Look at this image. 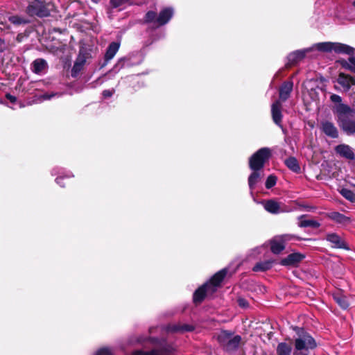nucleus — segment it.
<instances>
[{
  "label": "nucleus",
  "mask_w": 355,
  "mask_h": 355,
  "mask_svg": "<svg viewBox=\"0 0 355 355\" xmlns=\"http://www.w3.org/2000/svg\"><path fill=\"white\" fill-rule=\"evenodd\" d=\"M130 0H110V4L112 8L123 9L126 5L131 4Z\"/></svg>",
  "instance_id": "nucleus-34"
},
{
  "label": "nucleus",
  "mask_w": 355,
  "mask_h": 355,
  "mask_svg": "<svg viewBox=\"0 0 355 355\" xmlns=\"http://www.w3.org/2000/svg\"><path fill=\"white\" fill-rule=\"evenodd\" d=\"M309 49H312V51L317 50L322 52H331L333 51V42H324L316 43L312 46L309 47Z\"/></svg>",
  "instance_id": "nucleus-25"
},
{
  "label": "nucleus",
  "mask_w": 355,
  "mask_h": 355,
  "mask_svg": "<svg viewBox=\"0 0 355 355\" xmlns=\"http://www.w3.org/2000/svg\"><path fill=\"white\" fill-rule=\"evenodd\" d=\"M194 329V327L188 324H174L168 325L167 330L172 332H180L184 333L188 331H192Z\"/></svg>",
  "instance_id": "nucleus-21"
},
{
  "label": "nucleus",
  "mask_w": 355,
  "mask_h": 355,
  "mask_svg": "<svg viewBox=\"0 0 355 355\" xmlns=\"http://www.w3.org/2000/svg\"><path fill=\"white\" fill-rule=\"evenodd\" d=\"M252 173L248 178V184L251 190H252L256 186L257 183L261 178V174L259 170H252Z\"/></svg>",
  "instance_id": "nucleus-29"
},
{
  "label": "nucleus",
  "mask_w": 355,
  "mask_h": 355,
  "mask_svg": "<svg viewBox=\"0 0 355 355\" xmlns=\"http://www.w3.org/2000/svg\"><path fill=\"white\" fill-rule=\"evenodd\" d=\"M274 261L272 260H266L257 263L253 267V271H266L270 269L273 265Z\"/></svg>",
  "instance_id": "nucleus-27"
},
{
  "label": "nucleus",
  "mask_w": 355,
  "mask_h": 355,
  "mask_svg": "<svg viewBox=\"0 0 355 355\" xmlns=\"http://www.w3.org/2000/svg\"><path fill=\"white\" fill-rule=\"evenodd\" d=\"M310 83L311 82L306 83L305 87L307 89V91L306 92H304V98L305 99L306 98V95H309L312 101H316L318 97L317 89L319 88L311 87L310 89H309L308 87H309Z\"/></svg>",
  "instance_id": "nucleus-33"
},
{
  "label": "nucleus",
  "mask_w": 355,
  "mask_h": 355,
  "mask_svg": "<svg viewBox=\"0 0 355 355\" xmlns=\"http://www.w3.org/2000/svg\"><path fill=\"white\" fill-rule=\"evenodd\" d=\"M265 209L272 214H278L281 211L279 204L272 200H268L264 204Z\"/></svg>",
  "instance_id": "nucleus-28"
},
{
  "label": "nucleus",
  "mask_w": 355,
  "mask_h": 355,
  "mask_svg": "<svg viewBox=\"0 0 355 355\" xmlns=\"http://www.w3.org/2000/svg\"><path fill=\"white\" fill-rule=\"evenodd\" d=\"M276 182H277V178L275 175H270L266 179V187L267 189H270L276 184Z\"/></svg>",
  "instance_id": "nucleus-39"
},
{
  "label": "nucleus",
  "mask_w": 355,
  "mask_h": 355,
  "mask_svg": "<svg viewBox=\"0 0 355 355\" xmlns=\"http://www.w3.org/2000/svg\"><path fill=\"white\" fill-rule=\"evenodd\" d=\"M299 223L298 225L301 227H312L318 228L320 224L315 220L306 219L305 215H302L298 218Z\"/></svg>",
  "instance_id": "nucleus-23"
},
{
  "label": "nucleus",
  "mask_w": 355,
  "mask_h": 355,
  "mask_svg": "<svg viewBox=\"0 0 355 355\" xmlns=\"http://www.w3.org/2000/svg\"><path fill=\"white\" fill-rule=\"evenodd\" d=\"M342 130L347 135H352L355 133V120L348 117L338 122Z\"/></svg>",
  "instance_id": "nucleus-16"
},
{
  "label": "nucleus",
  "mask_w": 355,
  "mask_h": 355,
  "mask_svg": "<svg viewBox=\"0 0 355 355\" xmlns=\"http://www.w3.org/2000/svg\"><path fill=\"white\" fill-rule=\"evenodd\" d=\"M333 51L337 53L351 55L355 51V49L345 44L333 42Z\"/></svg>",
  "instance_id": "nucleus-22"
},
{
  "label": "nucleus",
  "mask_w": 355,
  "mask_h": 355,
  "mask_svg": "<svg viewBox=\"0 0 355 355\" xmlns=\"http://www.w3.org/2000/svg\"><path fill=\"white\" fill-rule=\"evenodd\" d=\"M334 112L338 115V122L347 118L348 116H352L355 114V111L354 110L343 103H340L336 105L334 107Z\"/></svg>",
  "instance_id": "nucleus-8"
},
{
  "label": "nucleus",
  "mask_w": 355,
  "mask_h": 355,
  "mask_svg": "<svg viewBox=\"0 0 355 355\" xmlns=\"http://www.w3.org/2000/svg\"><path fill=\"white\" fill-rule=\"evenodd\" d=\"M227 272V270L225 268L218 271L211 277L209 282L198 288L193 293V302L196 304H199L202 302L206 295L213 294L226 276Z\"/></svg>",
  "instance_id": "nucleus-2"
},
{
  "label": "nucleus",
  "mask_w": 355,
  "mask_h": 355,
  "mask_svg": "<svg viewBox=\"0 0 355 355\" xmlns=\"http://www.w3.org/2000/svg\"><path fill=\"white\" fill-rule=\"evenodd\" d=\"M271 156L269 148L264 147L258 150L249 159V166L251 170L260 171Z\"/></svg>",
  "instance_id": "nucleus-5"
},
{
  "label": "nucleus",
  "mask_w": 355,
  "mask_h": 355,
  "mask_svg": "<svg viewBox=\"0 0 355 355\" xmlns=\"http://www.w3.org/2000/svg\"><path fill=\"white\" fill-rule=\"evenodd\" d=\"M311 52H312V49L306 48L304 49L297 50L289 53L287 56L286 67L296 64Z\"/></svg>",
  "instance_id": "nucleus-7"
},
{
  "label": "nucleus",
  "mask_w": 355,
  "mask_h": 355,
  "mask_svg": "<svg viewBox=\"0 0 355 355\" xmlns=\"http://www.w3.org/2000/svg\"><path fill=\"white\" fill-rule=\"evenodd\" d=\"M304 258V255L295 252L290 254L286 258L282 259L280 261L281 265L285 266H297L303 259Z\"/></svg>",
  "instance_id": "nucleus-10"
},
{
  "label": "nucleus",
  "mask_w": 355,
  "mask_h": 355,
  "mask_svg": "<svg viewBox=\"0 0 355 355\" xmlns=\"http://www.w3.org/2000/svg\"><path fill=\"white\" fill-rule=\"evenodd\" d=\"M171 352V347H164L160 349H153L148 352L137 351L135 352L132 355H169Z\"/></svg>",
  "instance_id": "nucleus-20"
},
{
  "label": "nucleus",
  "mask_w": 355,
  "mask_h": 355,
  "mask_svg": "<svg viewBox=\"0 0 355 355\" xmlns=\"http://www.w3.org/2000/svg\"><path fill=\"white\" fill-rule=\"evenodd\" d=\"M330 99L333 103H336L338 104L341 103V101H342L341 97L337 94H332L330 96Z\"/></svg>",
  "instance_id": "nucleus-41"
},
{
  "label": "nucleus",
  "mask_w": 355,
  "mask_h": 355,
  "mask_svg": "<svg viewBox=\"0 0 355 355\" xmlns=\"http://www.w3.org/2000/svg\"><path fill=\"white\" fill-rule=\"evenodd\" d=\"M327 241H328L333 248L349 250L345 241L339 235L331 233L327 235Z\"/></svg>",
  "instance_id": "nucleus-9"
},
{
  "label": "nucleus",
  "mask_w": 355,
  "mask_h": 355,
  "mask_svg": "<svg viewBox=\"0 0 355 355\" xmlns=\"http://www.w3.org/2000/svg\"><path fill=\"white\" fill-rule=\"evenodd\" d=\"M94 2H98L99 0H92Z\"/></svg>",
  "instance_id": "nucleus-49"
},
{
  "label": "nucleus",
  "mask_w": 355,
  "mask_h": 355,
  "mask_svg": "<svg viewBox=\"0 0 355 355\" xmlns=\"http://www.w3.org/2000/svg\"><path fill=\"white\" fill-rule=\"evenodd\" d=\"M341 194L347 200H352L354 198V194L349 189H342Z\"/></svg>",
  "instance_id": "nucleus-40"
},
{
  "label": "nucleus",
  "mask_w": 355,
  "mask_h": 355,
  "mask_svg": "<svg viewBox=\"0 0 355 355\" xmlns=\"http://www.w3.org/2000/svg\"><path fill=\"white\" fill-rule=\"evenodd\" d=\"M286 166L293 172L298 173L300 171V167L296 158L290 157L285 160Z\"/></svg>",
  "instance_id": "nucleus-30"
},
{
  "label": "nucleus",
  "mask_w": 355,
  "mask_h": 355,
  "mask_svg": "<svg viewBox=\"0 0 355 355\" xmlns=\"http://www.w3.org/2000/svg\"><path fill=\"white\" fill-rule=\"evenodd\" d=\"M94 355H114L113 349L110 347H102L98 349Z\"/></svg>",
  "instance_id": "nucleus-37"
},
{
  "label": "nucleus",
  "mask_w": 355,
  "mask_h": 355,
  "mask_svg": "<svg viewBox=\"0 0 355 355\" xmlns=\"http://www.w3.org/2000/svg\"><path fill=\"white\" fill-rule=\"evenodd\" d=\"M297 337L294 340L293 355H309L317 347L315 339L303 329L295 328Z\"/></svg>",
  "instance_id": "nucleus-1"
},
{
  "label": "nucleus",
  "mask_w": 355,
  "mask_h": 355,
  "mask_svg": "<svg viewBox=\"0 0 355 355\" xmlns=\"http://www.w3.org/2000/svg\"><path fill=\"white\" fill-rule=\"evenodd\" d=\"M52 175H58V178L55 179V182L60 187H64V184L62 183V180L64 179H69L73 177L72 173L67 171H64V169L60 167H55L51 171Z\"/></svg>",
  "instance_id": "nucleus-13"
},
{
  "label": "nucleus",
  "mask_w": 355,
  "mask_h": 355,
  "mask_svg": "<svg viewBox=\"0 0 355 355\" xmlns=\"http://www.w3.org/2000/svg\"><path fill=\"white\" fill-rule=\"evenodd\" d=\"M48 68L46 61L42 58L35 60L32 63V71L37 74L44 73Z\"/></svg>",
  "instance_id": "nucleus-18"
},
{
  "label": "nucleus",
  "mask_w": 355,
  "mask_h": 355,
  "mask_svg": "<svg viewBox=\"0 0 355 355\" xmlns=\"http://www.w3.org/2000/svg\"><path fill=\"white\" fill-rule=\"evenodd\" d=\"M157 14L154 11H148L145 16L146 22H154L156 24Z\"/></svg>",
  "instance_id": "nucleus-38"
},
{
  "label": "nucleus",
  "mask_w": 355,
  "mask_h": 355,
  "mask_svg": "<svg viewBox=\"0 0 355 355\" xmlns=\"http://www.w3.org/2000/svg\"><path fill=\"white\" fill-rule=\"evenodd\" d=\"M120 46V41L112 42L109 44L104 57L105 62H110L118 52Z\"/></svg>",
  "instance_id": "nucleus-17"
},
{
  "label": "nucleus",
  "mask_w": 355,
  "mask_h": 355,
  "mask_svg": "<svg viewBox=\"0 0 355 355\" xmlns=\"http://www.w3.org/2000/svg\"><path fill=\"white\" fill-rule=\"evenodd\" d=\"M238 304L239 306L242 308H246L248 306V301L244 298H239L238 299Z\"/></svg>",
  "instance_id": "nucleus-43"
},
{
  "label": "nucleus",
  "mask_w": 355,
  "mask_h": 355,
  "mask_svg": "<svg viewBox=\"0 0 355 355\" xmlns=\"http://www.w3.org/2000/svg\"><path fill=\"white\" fill-rule=\"evenodd\" d=\"M114 92V90H110V89L104 90L103 92V96L105 98H110L113 95Z\"/></svg>",
  "instance_id": "nucleus-45"
},
{
  "label": "nucleus",
  "mask_w": 355,
  "mask_h": 355,
  "mask_svg": "<svg viewBox=\"0 0 355 355\" xmlns=\"http://www.w3.org/2000/svg\"><path fill=\"white\" fill-rule=\"evenodd\" d=\"M216 339L220 346L226 351L236 350L241 341V337L227 330L220 331L216 336Z\"/></svg>",
  "instance_id": "nucleus-4"
},
{
  "label": "nucleus",
  "mask_w": 355,
  "mask_h": 355,
  "mask_svg": "<svg viewBox=\"0 0 355 355\" xmlns=\"http://www.w3.org/2000/svg\"><path fill=\"white\" fill-rule=\"evenodd\" d=\"M321 129L322 132L329 137L334 139L338 137V129L334 124L330 121H322L321 123Z\"/></svg>",
  "instance_id": "nucleus-14"
},
{
  "label": "nucleus",
  "mask_w": 355,
  "mask_h": 355,
  "mask_svg": "<svg viewBox=\"0 0 355 355\" xmlns=\"http://www.w3.org/2000/svg\"><path fill=\"white\" fill-rule=\"evenodd\" d=\"M7 99H8L11 103H15L17 100L16 97L14 96H12L11 94H7L6 95Z\"/></svg>",
  "instance_id": "nucleus-46"
},
{
  "label": "nucleus",
  "mask_w": 355,
  "mask_h": 355,
  "mask_svg": "<svg viewBox=\"0 0 355 355\" xmlns=\"http://www.w3.org/2000/svg\"><path fill=\"white\" fill-rule=\"evenodd\" d=\"M127 60V58H120L117 63L115 64L114 67L115 68H119V69H121L123 67L124 65V62Z\"/></svg>",
  "instance_id": "nucleus-44"
},
{
  "label": "nucleus",
  "mask_w": 355,
  "mask_h": 355,
  "mask_svg": "<svg viewBox=\"0 0 355 355\" xmlns=\"http://www.w3.org/2000/svg\"><path fill=\"white\" fill-rule=\"evenodd\" d=\"M352 5L355 7V1L352 3Z\"/></svg>",
  "instance_id": "nucleus-50"
},
{
  "label": "nucleus",
  "mask_w": 355,
  "mask_h": 355,
  "mask_svg": "<svg viewBox=\"0 0 355 355\" xmlns=\"http://www.w3.org/2000/svg\"><path fill=\"white\" fill-rule=\"evenodd\" d=\"M61 94L60 93H51V94H45L42 96V98L44 100H50L54 96H60Z\"/></svg>",
  "instance_id": "nucleus-42"
},
{
  "label": "nucleus",
  "mask_w": 355,
  "mask_h": 355,
  "mask_svg": "<svg viewBox=\"0 0 355 355\" xmlns=\"http://www.w3.org/2000/svg\"><path fill=\"white\" fill-rule=\"evenodd\" d=\"M281 73V70H279L278 72H277V73L275 74V76H279V74Z\"/></svg>",
  "instance_id": "nucleus-48"
},
{
  "label": "nucleus",
  "mask_w": 355,
  "mask_h": 355,
  "mask_svg": "<svg viewBox=\"0 0 355 355\" xmlns=\"http://www.w3.org/2000/svg\"><path fill=\"white\" fill-rule=\"evenodd\" d=\"M334 299L342 309H346L348 308L349 304L345 296L337 293L334 295Z\"/></svg>",
  "instance_id": "nucleus-32"
},
{
  "label": "nucleus",
  "mask_w": 355,
  "mask_h": 355,
  "mask_svg": "<svg viewBox=\"0 0 355 355\" xmlns=\"http://www.w3.org/2000/svg\"><path fill=\"white\" fill-rule=\"evenodd\" d=\"M291 346L286 343H280L277 347V355H291Z\"/></svg>",
  "instance_id": "nucleus-31"
},
{
  "label": "nucleus",
  "mask_w": 355,
  "mask_h": 355,
  "mask_svg": "<svg viewBox=\"0 0 355 355\" xmlns=\"http://www.w3.org/2000/svg\"><path fill=\"white\" fill-rule=\"evenodd\" d=\"M329 217L336 223L346 225L350 222L349 217L336 211L331 212L329 214Z\"/></svg>",
  "instance_id": "nucleus-26"
},
{
  "label": "nucleus",
  "mask_w": 355,
  "mask_h": 355,
  "mask_svg": "<svg viewBox=\"0 0 355 355\" xmlns=\"http://www.w3.org/2000/svg\"><path fill=\"white\" fill-rule=\"evenodd\" d=\"M338 83L342 85L345 90H349L352 85H355V80L349 76L341 73L338 78Z\"/></svg>",
  "instance_id": "nucleus-24"
},
{
  "label": "nucleus",
  "mask_w": 355,
  "mask_h": 355,
  "mask_svg": "<svg viewBox=\"0 0 355 355\" xmlns=\"http://www.w3.org/2000/svg\"><path fill=\"white\" fill-rule=\"evenodd\" d=\"M8 19L12 24H13L15 25H21V24H25L28 23V19H26L24 17L18 16V15L10 16L8 18Z\"/></svg>",
  "instance_id": "nucleus-35"
},
{
  "label": "nucleus",
  "mask_w": 355,
  "mask_h": 355,
  "mask_svg": "<svg viewBox=\"0 0 355 355\" xmlns=\"http://www.w3.org/2000/svg\"><path fill=\"white\" fill-rule=\"evenodd\" d=\"M84 63H85V60H82L80 62H75V64L72 68V70H71V76H72L76 77L78 75V73L83 69Z\"/></svg>",
  "instance_id": "nucleus-36"
},
{
  "label": "nucleus",
  "mask_w": 355,
  "mask_h": 355,
  "mask_svg": "<svg viewBox=\"0 0 355 355\" xmlns=\"http://www.w3.org/2000/svg\"><path fill=\"white\" fill-rule=\"evenodd\" d=\"M295 239L297 236L293 234H282L275 236L270 241L272 252L276 254L281 253L285 249V243Z\"/></svg>",
  "instance_id": "nucleus-6"
},
{
  "label": "nucleus",
  "mask_w": 355,
  "mask_h": 355,
  "mask_svg": "<svg viewBox=\"0 0 355 355\" xmlns=\"http://www.w3.org/2000/svg\"><path fill=\"white\" fill-rule=\"evenodd\" d=\"M173 15V10L171 8H166L163 9L159 14L156 19V24L158 26H162L169 21Z\"/></svg>",
  "instance_id": "nucleus-15"
},
{
  "label": "nucleus",
  "mask_w": 355,
  "mask_h": 355,
  "mask_svg": "<svg viewBox=\"0 0 355 355\" xmlns=\"http://www.w3.org/2000/svg\"><path fill=\"white\" fill-rule=\"evenodd\" d=\"M54 6L50 2L42 0H32L26 9L27 13L31 16L46 17L50 15Z\"/></svg>",
  "instance_id": "nucleus-3"
},
{
  "label": "nucleus",
  "mask_w": 355,
  "mask_h": 355,
  "mask_svg": "<svg viewBox=\"0 0 355 355\" xmlns=\"http://www.w3.org/2000/svg\"><path fill=\"white\" fill-rule=\"evenodd\" d=\"M335 152L347 159H354V153L352 147L347 144H340L335 147Z\"/></svg>",
  "instance_id": "nucleus-12"
},
{
  "label": "nucleus",
  "mask_w": 355,
  "mask_h": 355,
  "mask_svg": "<svg viewBox=\"0 0 355 355\" xmlns=\"http://www.w3.org/2000/svg\"><path fill=\"white\" fill-rule=\"evenodd\" d=\"M293 84L292 81L284 82L279 89V98L285 101L287 100L293 90Z\"/></svg>",
  "instance_id": "nucleus-19"
},
{
  "label": "nucleus",
  "mask_w": 355,
  "mask_h": 355,
  "mask_svg": "<svg viewBox=\"0 0 355 355\" xmlns=\"http://www.w3.org/2000/svg\"><path fill=\"white\" fill-rule=\"evenodd\" d=\"M5 49L4 41L0 38V52H3Z\"/></svg>",
  "instance_id": "nucleus-47"
},
{
  "label": "nucleus",
  "mask_w": 355,
  "mask_h": 355,
  "mask_svg": "<svg viewBox=\"0 0 355 355\" xmlns=\"http://www.w3.org/2000/svg\"><path fill=\"white\" fill-rule=\"evenodd\" d=\"M271 112L274 123L280 128H282V104L279 101H276L272 104Z\"/></svg>",
  "instance_id": "nucleus-11"
}]
</instances>
